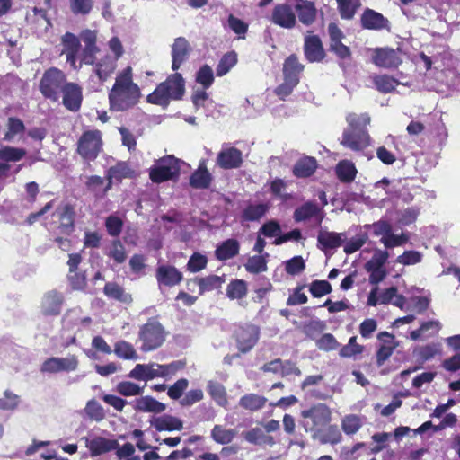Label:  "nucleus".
Listing matches in <instances>:
<instances>
[{"label":"nucleus","instance_id":"nucleus-30","mask_svg":"<svg viewBox=\"0 0 460 460\" xmlns=\"http://www.w3.org/2000/svg\"><path fill=\"white\" fill-rule=\"evenodd\" d=\"M133 408L138 411L160 413L166 406L151 396H142L134 401Z\"/></svg>","mask_w":460,"mask_h":460},{"label":"nucleus","instance_id":"nucleus-10","mask_svg":"<svg viewBox=\"0 0 460 460\" xmlns=\"http://www.w3.org/2000/svg\"><path fill=\"white\" fill-rule=\"evenodd\" d=\"M77 367L78 359L75 355H70L66 358L52 357L42 363L40 372L49 374L72 372L76 370Z\"/></svg>","mask_w":460,"mask_h":460},{"label":"nucleus","instance_id":"nucleus-56","mask_svg":"<svg viewBox=\"0 0 460 460\" xmlns=\"http://www.w3.org/2000/svg\"><path fill=\"white\" fill-rule=\"evenodd\" d=\"M422 257L423 255L420 252L410 250L398 256L395 261L403 266H411L420 263L422 261Z\"/></svg>","mask_w":460,"mask_h":460},{"label":"nucleus","instance_id":"nucleus-6","mask_svg":"<svg viewBox=\"0 0 460 460\" xmlns=\"http://www.w3.org/2000/svg\"><path fill=\"white\" fill-rule=\"evenodd\" d=\"M301 425L306 432H314L327 425L331 420V411L323 403H317L301 412Z\"/></svg>","mask_w":460,"mask_h":460},{"label":"nucleus","instance_id":"nucleus-15","mask_svg":"<svg viewBox=\"0 0 460 460\" xmlns=\"http://www.w3.org/2000/svg\"><path fill=\"white\" fill-rule=\"evenodd\" d=\"M192 48L184 37L176 38L172 45V69L173 71L180 69L181 66L188 60Z\"/></svg>","mask_w":460,"mask_h":460},{"label":"nucleus","instance_id":"nucleus-59","mask_svg":"<svg viewBox=\"0 0 460 460\" xmlns=\"http://www.w3.org/2000/svg\"><path fill=\"white\" fill-rule=\"evenodd\" d=\"M196 81L202 84L204 88H208L214 81V75L211 67L208 65L201 66L197 73Z\"/></svg>","mask_w":460,"mask_h":460},{"label":"nucleus","instance_id":"nucleus-57","mask_svg":"<svg viewBox=\"0 0 460 460\" xmlns=\"http://www.w3.org/2000/svg\"><path fill=\"white\" fill-rule=\"evenodd\" d=\"M7 126L8 130L4 134L3 139L4 141H12L16 134L22 132L25 129L23 122L20 119L13 117L8 119Z\"/></svg>","mask_w":460,"mask_h":460},{"label":"nucleus","instance_id":"nucleus-53","mask_svg":"<svg viewBox=\"0 0 460 460\" xmlns=\"http://www.w3.org/2000/svg\"><path fill=\"white\" fill-rule=\"evenodd\" d=\"M114 353L120 358L123 359H137V354L133 346L125 341H120L115 344Z\"/></svg>","mask_w":460,"mask_h":460},{"label":"nucleus","instance_id":"nucleus-5","mask_svg":"<svg viewBox=\"0 0 460 460\" xmlns=\"http://www.w3.org/2000/svg\"><path fill=\"white\" fill-rule=\"evenodd\" d=\"M139 340L143 351H152L159 348L165 340V332L162 324L155 318H150L139 330Z\"/></svg>","mask_w":460,"mask_h":460},{"label":"nucleus","instance_id":"nucleus-26","mask_svg":"<svg viewBox=\"0 0 460 460\" xmlns=\"http://www.w3.org/2000/svg\"><path fill=\"white\" fill-rule=\"evenodd\" d=\"M346 236L342 233L329 232L321 229L318 233V247L323 250L335 249L340 247L345 241Z\"/></svg>","mask_w":460,"mask_h":460},{"label":"nucleus","instance_id":"nucleus-64","mask_svg":"<svg viewBox=\"0 0 460 460\" xmlns=\"http://www.w3.org/2000/svg\"><path fill=\"white\" fill-rule=\"evenodd\" d=\"M367 234H360L357 235L355 238L350 239L346 243L344 246V252L347 254H351L359 250L367 241Z\"/></svg>","mask_w":460,"mask_h":460},{"label":"nucleus","instance_id":"nucleus-4","mask_svg":"<svg viewBox=\"0 0 460 460\" xmlns=\"http://www.w3.org/2000/svg\"><path fill=\"white\" fill-rule=\"evenodd\" d=\"M67 83L63 71L56 67H50L44 72L39 87L45 98L58 102L60 93Z\"/></svg>","mask_w":460,"mask_h":460},{"label":"nucleus","instance_id":"nucleus-44","mask_svg":"<svg viewBox=\"0 0 460 460\" xmlns=\"http://www.w3.org/2000/svg\"><path fill=\"white\" fill-rule=\"evenodd\" d=\"M440 352V344L431 343L416 348L413 353L419 359L425 362L433 358L436 355L439 354Z\"/></svg>","mask_w":460,"mask_h":460},{"label":"nucleus","instance_id":"nucleus-41","mask_svg":"<svg viewBox=\"0 0 460 460\" xmlns=\"http://www.w3.org/2000/svg\"><path fill=\"white\" fill-rule=\"evenodd\" d=\"M304 66L298 62L295 55L289 56L283 66L284 77H292L299 81V74L302 72Z\"/></svg>","mask_w":460,"mask_h":460},{"label":"nucleus","instance_id":"nucleus-63","mask_svg":"<svg viewBox=\"0 0 460 460\" xmlns=\"http://www.w3.org/2000/svg\"><path fill=\"white\" fill-rule=\"evenodd\" d=\"M189 381L186 378H181L168 388L167 394L171 399H180L184 391L188 388Z\"/></svg>","mask_w":460,"mask_h":460},{"label":"nucleus","instance_id":"nucleus-34","mask_svg":"<svg viewBox=\"0 0 460 460\" xmlns=\"http://www.w3.org/2000/svg\"><path fill=\"white\" fill-rule=\"evenodd\" d=\"M266 402L267 399L262 395L248 394L240 398L239 405L245 410L255 411L262 409Z\"/></svg>","mask_w":460,"mask_h":460},{"label":"nucleus","instance_id":"nucleus-52","mask_svg":"<svg viewBox=\"0 0 460 460\" xmlns=\"http://www.w3.org/2000/svg\"><path fill=\"white\" fill-rule=\"evenodd\" d=\"M388 258L389 253L387 251L380 249L375 250L372 258L365 264L366 270L385 269L384 265L387 261Z\"/></svg>","mask_w":460,"mask_h":460},{"label":"nucleus","instance_id":"nucleus-51","mask_svg":"<svg viewBox=\"0 0 460 460\" xmlns=\"http://www.w3.org/2000/svg\"><path fill=\"white\" fill-rule=\"evenodd\" d=\"M373 82L376 88L381 93H390L398 85V82L387 75H376Z\"/></svg>","mask_w":460,"mask_h":460},{"label":"nucleus","instance_id":"nucleus-35","mask_svg":"<svg viewBox=\"0 0 460 460\" xmlns=\"http://www.w3.org/2000/svg\"><path fill=\"white\" fill-rule=\"evenodd\" d=\"M266 203H251L242 212V218L245 221H257L268 211Z\"/></svg>","mask_w":460,"mask_h":460},{"label":"nucleus","instance_id":"nucleus-20","mask_svg":"<svg viewBox=\"0 0 460 460\" xmlns=\"http://www.w3.org/2000/svg\"><path fill=\"white\" fill-rule=\"evenodd\" d=\"M53 216L58 218L60 222L58 228L62 234H68L73 231L75 209L70 204L64 203L60 205Z\"/></svg>","mask_w":460,"mask_h":460},{"label":"nucleus","instance_id":"nucleus-36","mask_svg":"<svg viewBox=\"0 0 460 460\" xmlns=\"http://www.w3.org/2000/svg\"><path fill=\"white\" fill-rule=\"evenodd\" d=\"M316 169V160L313 157L300 159L294 166L293 172L296 177L305 178L312 175Z\"/></svg>","mask_w":460,"mask_h":460},{"label":"nucleus","instance_id":"nucleus-50","mask_svg":"<svg viewBox=\"0 0 460 460\" xmlns=\"http://www.w3.org/2000/svg\"><path fill=\"white\" fill-rule=\"evenodd\" d=\"M237 56L234 52L225 54L217 66L216 72L217 76H223L227 74L230 69L235 66Z\"/></svg>","mask_w":460,"mask_h":460},{"label":"nucleus","instance_id":"nucleus-38","mask_svg":"<svg viewBox=\"0 0 460 460\" xmlns=\"http://www.w3.org/2000/svg\"><path fill=\"white\" fill-rule=\"evenodd\" d=\"M199 288V294L219 288L224 282L222 277L217 275H209L205 278L196 279L192 281Z\"/></svg>","mask_w":460,"mask_h":460},{"label":"nucleus","instance_id":"nucleus-8","mask_svg":"<svg viewBox=\"0 0 460 460\" xmlns=\"http://www.w3.org/2000/svg\"><path fill=\"white\" fill-rule=\"evenodd\" d=\"M117 61L116 58H112L111 55H105L96 60L93 66L94 75L89 79V85L93 91H100L102 89L103 83L115 72Z\"/></svg>","mask_w":460,"mask_h":460},{"label":"nucleus","instance_id":"nucleus-13","mask_svg":"<svg viewBox=\"0 0 460 460\" xmlns=\"http://www.w3.org/2000/svg\"><path fill=\"white\" fill-rule=\"evenodd\" d=\"M260 336V329L252 324L240 327L236 332V341L241 352L250 351L257 343Z\"/></svg>","mask_w":460,"mask_h":460},{"label":"nucleus","instance_id":"nucleus-37","mask_svg":"<svg viewBox=\"0 0 460 460\" xmlns=\"http://www.w3.org/2000/svg\"><path fill=\"white\" fill-rule=\"evenodd\" d=\"M65 323L71 327H87L90 325L92 319L89 316L82 315L80 308L69 310L65 315Z\"/></svg>","mask_w":460,"mask_h":460},{"label":"nucleus","instance_id":"nucleus-31","mask_svg":"<svg viewBox=\"0 0 460 460\" xmlns=\"http://www.w3.org/2000/svg\"><path fill=\"white\" fill-rule=\"evenodd\" d=\"M239 249L240 244L237 240L227 239L217 247L215 254L219 261H226L236 256Z\"/></svg>","mask_w":460,"mask_h":460},{"label":"nucleus","instance_id":"nucleus-16","mask_svg":"<svg viewBox=\"0 0 460 460\" xmlns=\"http://www.w3.org/2000/svg\"><path fill=\"white\" fill-rule=\"evenodd\" d=\"M270 21L282 28L292 29L296 23V17L290 5L280 4L273 8Z\"/></svg>","mask_w":460,"mask_h":460},{"label":"nucleus","instance_id":"nucleus-23","mask_svg":"<svg viewBox=\"0 0 460 460\" xmlns=\"http://www.w3.org/2000/svg\"><path fill=\"white\" fill-rule=\"evenodd\" d=\"M160 364H137L135 367L129 372L128 377L136 380H151L155 377H161Z\"/></svg>","mask_w":460,"mask_h":460},{"label":"nucleus","instance_id":"nucleus-40","mask_svg":"<svg viewBox=\"0 0 460 460\" xmlns=\"http://www.w3.org/2000/svg\"><path fill=\"white\" fill-rule=\"evenodd\" d=\"M237 432L233 429H225L221 425H215L211 430L212 438L218 444L226 445L234 438Z\"/></svg>","mask_w":460,"mask_h":460},{"label":"nucleus","instance_id":"nucleus-28","mask_svg":"<svg viewBox=\"0 0 460 460\" xmlns=\"http://www.w3.org/2000/svg\"><path fill=\"white\" fill-rule=\"evenodd\" d=\"M156 278L159 284L165 286H174L182 279V274L172 266H160L157 269Z\"/></svg>","mask_w":460,"mask_h":460},{"label":"nucleus","instance_id":"nucleus-49","mask_svg":"<svg viewBox=\"0 0 460 460\" xmlns=\"http://www.w3.org/2000/svg\"><path fill=\"white\" fill-rule=\"evenodd\" d=\"M84 411L90 420L97 422L105 418V412L102 406L94 399L87 402Z\"/></svg>","mask_w":460,"mask_h":460},{"label":"nucleus","instance_id":"nucleus-55","mask_svg":"<svg viewBox=\"0 0 460 460\" xmlns=\"http://www.w3.org/2000/svg\"><path fill=\"white\" fill-rule=\"evenodd\" d=\"M365 229H371L375 236H387L393 230L392 225L387 220L380 219L373 224H367L363 226Z\"/></svg>","mask_w":460,"mask_h":460},{"label":"nucleus","instance_id":"nucleus-45","mask_svg":"<svg viewBox=\"0 0 460 460\" xmlns=\"http://www.w3.org/2000/svg\"><path fill=\"white\" fill-rule=\"evenodd\" d=\"M26 155V150L13 146H1L0 147V160L4 162H18L22 160Z\"/></svg>","mask_w":460,"mask_h":460},{"label":"nucleus","instance_id":"nucleus-9","mask_svg":"<svg viewBox=\"0 0 460 460\" xmlns=\"http://www.w3.org/2000/svg\"><path fill=\"white\" fill-rule=\"evenodd\" d=\"M102 134L99 130L85 131L77 142V153L88 161H93L102 151Z\"/></svg>","mask_w":460,"mask_h":460},{"label":"nucleus","instance_id":"nucleus-39","mask_svg":"<svg viewBox=\"0 0 460 460\" xmlns=\"http://www.w3.org/2000/svg\"><path fill=\"white\" fill-rule=\"evenodd\" d=\"M341 19L351 20L360 7V0H336Z\"/></svg>","mask_w":460,"mask_h":460},{"label":"nucleus","instance_id":"nucleus-14","mask_svg":"<svg viewBox=\"0 0 460 460\" xmlns=\"http://www.w3.org/2000/svg\"><path fill=\"white\" fill-rule=\"evenodd\" d=\"M328 33L330 37V50L341 59L349 58L351 52L349 48L341 42L344 38L341 30L335 23H330Z\"/></svg>","mask_w":460,"mask_h":460},{"label":"nucleus","instance_id":"nucleus-17","mask_svg":"<svg viewBox=\"0 0 460 460\" xmlns=\"http://www.w3.org/2000/svg\"><path fill=\"white\" fill-rule=\"evenodd\" d=\"M243 162V153L233 146L223 148L217 157V164L226 170L237 169L241 167Z\"/></svg>","mask_w":460,"mask_h":460},{"label":"nucleus","instance_id":"nucleus-7","mask_svg":"<svg viewBox=\"0 0 460 460\" xmlns=\"http://www.w3.org/2000/svg\"><path fill=\"white\" fill-rule=\"evenodd\" d=\"M180 172V160L172 155L156 161L150 168L149 176L153 182L160 183L176 178Z\"/></svg>","mask_w":460,"mask_h":460},{"label":"nucleus","instance_id":"nucleus-18","mask_svg":"<svg viewBox=\"0 0 460 460\" xmlns=\"http://www.w3.org/2000/svg\"><path fill=\"white\" fill-rule=\"evenodd\" d=\"M62 93L63 105L71 111H79L83 101L82 87L75 83L68 82L64 87Z\"/></svg>","mask_w":460,"mask_h":460},{"label":"nucleus","instance_id":"nucleus-24","mask_svg":"<svg viewBox=\"0 0 460 460\" xmlns=\"http://www.w3.org/2000/svg\"><path fill=\"white\" fill-rule=\"evenodd\" d=\"M304 49L305 58L310 62H318L324 58L322 41L316 35L305 37Z\"/></svg>","mask_w":460,"mask_h":460},{"label":"nucleus","instance_id":"nucleus-22","mask_svg":"<svg viewBox=\"0 0 460 460\" xmlns=\"http://www.w3.org/2000/svg\"><path fill=\"white\" fill-rule=\"evenodd\" d=\"M133 174V170L126 162H119L114 166L110 167L106 174L108 183L103 189V193H106L111 188L114 181H120L123 179L131 178Z\"/></svg>","mask_w":460,"mask_h":460},{"label":"nucleus","instance_id":"nucleus-47","mask_svg":"<svg viewBox=\"0 0 460 460\" xmlns=\"http://www.w3.org/2000/svg\"><path fill=\"white\" fill-rule=\"evenodd\" d=\"M247 294V285L244 280L235 279L231 281L226 288V296L230 299H241Z\"/></svg>","mask_w":460,"mask_h":460},{"label":"nucleus","instance_id":"nucleus-3","mask_svg":"<svg viewBox=\"0 0 460 460\" xmlns=\"http://www.w3.org/2000/svg\"><path fill=\"white\" fill-rule=\"evenodd\" d=\"M184 93V80L181 74L168 76L155 90L147 96L150 103L167 107L171 100H180Z\"/></svg>","mask_w":460,"mask_h":460},{"label":"nucleus","instance_id":"nucleus-25","mask_svg":"<svg viewBox=\"0 0 460 460\" xmlns=\"http://www.w3.org/2000/svg\"><path fill=\"white\" fill-rule=\"evenodd\" d=\"M150 424L157 431H173L183 429V422L179 418L168 414L153 417Z\"/></svg>","mask_w":460,"mask_h":460},{"label":"nucleus","instance_id":"nucleus-43","mask_svg":"<svg viewBox=\"0 0 460 460\" xmlns=\"http://www.w3.org/2000/svg\"><path fill=\"white\" fill-rule=\"evenodd\" d=\"M208 391L218 405L224 407L227 405L226 391L223 385L218 382L209 381L208 383Z\"/></svg>","mask_w":460,"mask_h":460},{"label":"nucleus","instance_id":"nucleus-1","mask_svg":"<svg viewBox=\"0 0 460 460\" xmlns=\"http://www.w3.org/2000/svg\"><path fill=\"white\" fill-rule=\"evenodd\" d=\"M139 96L140 90L132 81V68L128 66L117 75L109 93L111 109L116 111H125L133 106Z\"/></svg>","mask_w":460,"mask_h":460},{"label":"nucleus","instance_id":"nucleus-21","mask_svg":"<svg viewBox=\"0 0 460 460\" xmlns=\"http://www.w3.org/2000/svg\"><path fill=\"white\" fill-rule=\"evenodd\" d=\"M64 302L63 295L56 290L46 293L42 298L41 310L45 315H58Z\"/></svg>","mask_w":460,"mask_h":460},{"label":"nucleus","instance_id":"nucleus-61","mask_svg":"<svg viewBox=\"0 0 460 460\" xmlns=\"http://www.w3.org/2000/svg\"><path fill=\"white\" fill-rule=\"evenodd\" d=\"M298 82V80H295L292 77H284V82L275 90L276 94L284 100L292 93L294 88L297 85Z\"/></svg>","mask_w":460,"mask_h":460},{"label":"nucleus","instance_id":"nucleus-46","mask_svg":"<svg viewBox=\"0 0 460 460\" xmlns=\"http://www.w3.org/2000/svg\"><path fill=\"white\" fill-rule=\"evenodd\" d=\"M269 254L265 253L264 255H255L252 256L247 260V262L244 264L245 270L250 273H260L267 270V261L266 257Z\"/></svg>","mask_w":460,"mask_h":460},{"label":"nucleus","instance_id":"nucleus-54","mask_svg":"<svg viewBox=\"0 0 460 460\" xmlns=\"http://www.w3.org/2000/svg\"><path fill=\"white\" fill-rule=\"evenodd\" d=\"M116 390L123 396H135L140 395L143 393L144 386H140L133 382L122 381L117 385Z\"/></svg>","mask_w":460,"mask_h":460},{"label":"nucleus","instance_id":"nucleus-2","mask_svg":"<svg viewBox=\"0 0 460 460\" xmlns=\"http://www.w3.org/2000/svg\"><path fill=\"white\" fill-rule=\"evenodd\" d=\"M348 127L344 129L341 144L353 151H361L370 145V137L366 126L370 122L367 113H349L346 117Z\"/></svg>","mask_w":460,"mask_h":460},{"label":"nucleus","instance_id":"nucleus-60","mask_svg":"<svg viewBox=\"0 0 460 460\" xmlns=\"http://www.w3.org/2000/svg\"><path fill=\"white\" fill-rule=\"evenodd\" d=\"M310 292L314 297H321L332 292V286L327 280H314L310 285Z\"/></svg>","mask_w":460,"mask_h":460},{"label":"nucleus","instance_id":"nucleus-62","mask_svg":"<svg viewBox=\"0 0 460 460\" xmlns=\"http://www.w3.org/2000/svg\"><path fill=\"white\" fill-rule=\"evenodd\" d=\"M342 429L348 434H355L361 427L360 419L356 415H348L342 420Z\"/></svg>","mask_w":460,"mask_h":460},{"label":"nucleus","instance_id":"nucleus-42","mask_svg":"<svg viewBox=\"0 0 460 460\" xmlns=\"http://www.w3.org/2000/svg\"><path fill=\"white\" fill-rule=\"evenodd\" d=\"M336 173L341 181L350 182L354 180L357 170L351 162L344 160L337 164Z\"/></svg>","mask_w":460,"mask_h":460},{"label":"nucleus","instance_id":"nucleus-33","mask_svg":"<svg viewBox=\"0 0 460 460\" xmlns=\"http://www.w3.org/2000/svg\"><path fill=\"white\" fill-rule=\"evenodd\" d=\"M244 439L254 445H270L272 446L275 441L271 436L265 434L260 428H253L243 433Z\"/></svg>","mask_w":460,"mask_h":460},{"label":"nucleus","instance_id":"nucleus-29","mask_svg":"<svg viewBox=\"0 0 460 460\" xmlns=\"http://www.w3.org/2000/svg\"><path fill=\"white\" fill-rule=\"evenodd\" d=\"M299 21L305 25L312 24L316 18L314 4L307 0H297L295 4Z\"/></svg>","mask_w":460,"mask_h":460},{"label":"nucleus","instance_id":"nucleus-19","mask_svg":"<svg viewBox=\"0 0 460 460\" xmlns=\"http://www.w3.org/2000/svg\"><path fill=\"white\" fill-rule=\"evenodd\" d=\"M85 447L90 450L92 456H97L118 448L119 443L114 439H108L103 437H95L92 439L83 438Z\"/></svg>","mask_w":460,"mask_h":460},{"label":"nucleus","instance_id":"nucleus-12","mask_svg":"<svg viewBox=\"0 0 460 460\" xmlns=\"http://www.w3.org/2000/svg\"><path fill=\"white\" fill-rule=\"evenodd\" d=\"M372 61L378 67L392 69L401 65L402 58L397 50L390 48H376L374 49Z\"/></svg>","mask_w":460,"mask_h":460},{"label":"nucleus","instance_id":"nucleus-27","mask_svg":"<svg viewBox=\"0 0 460 460\" xmlns=\"http://www.w3.org/2000/svg\"><path fill=\"white\" fill-rule=\"evenodd\" d=\"M361 25L368 30H381L387 27L388 20L381 13L367 8L361 15Z\"/></svg>","mask_w":460,"mask_h":460},{"label":"nucleus","instance_id":"nucleus-48","mask_svg":"<svg viewBox=\"0 0 460 460\" xmlns=\"http://www.w3.org/2000/svg\"><path fill=\"white\" fill-rule=\"evenodd\" d=\"M63 46L62 54L79 53L81 43L80 40L71 32H66L61 38Z\"/></svg>","mask_w":460,"mask_h":460},{"label":"nucleus","instance_id":"nucleus-32","mask_svg":"<svg viewBox=\"0 0 460 460\" xmlns=\"http://www.w3.org/2000/svg\"><path fill=\"white\" fill-rule=\"evenodd\" d=\"M211 181V174L205 166V163H200L198 170L194 172L190 179V184L195 189H206Z\"/></svg>","mask_w":460,"mask_h":460},{"label":"nucleus","instance_id":"nucleus-58","mask_svg":"<svg viewBox=\"0 0 460 460\" xmlns=\"http://www.w3.org/2000/svg\"><path fill=\"white\" fill-rule=\"evenodd\" d=\"M93 7V0H70V9L74 14L86 15Z\"/></svg>","mask_w":460,"mask_h":460},{"label":"nucleus","instance_id":"nucleus-11","mask_svg":"<svg viewBox=\"0 0 460 460\" xmlns=\"http://www.w3.org/2000/svg\"><path fill=\"white\" fill-rule=\"evenodd\" d=\"M293 218L297 223L313 220L315 226H321L324 212L314 201H306L295 209Z\"/></svg>","mask_w":460,"mask_h":460}]
</instances>
